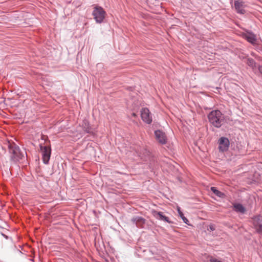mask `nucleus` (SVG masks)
<instances>
[{"instance_id": "nucleus-23", "label": "nucleus", "mask_w": 262, "mask_h": 262, "mask_svg": "<svg viewBox=\"0 0 262 262\" xmlns=\"http://www.w3.org/2000/svg\"><path fill=\"white\" fill-rule=\"evenodd\" d=\"M1 235H2L4 238H5L6 239H9V238H10V237H9L8 235H6V234H4L3 232H1ZM10 239H11V241H12V238H10Z\"/></svg>"}, {"instance_id": "nucleus-17", "label": "nucleus", "mask_w": 262, "mask_h": 262, "mask_svg": "<svg viewBox=\"0 0 262 262\" xmlns=\"http://www.w3.org/2000/svg\"><path fill=\"white\" fill-rule=\"evenodd\" d=\"M233 209L237 212L245 213L246 208L241 203H235L233 205Z\"/></svg>"}, {"instance_id": "nucleus-19", "label": "nucleus", "mask_w": 262, "mask_h": 262, "mask_svg": "<svg viewBox=\"0 0 262 262\" xmlns=\"http://www.w3.org/2000/svg\"><path fill=\"white\" fill-rule=\"evenodd\" d=\"M179 216L183 220V222L188 225H190L189 220L184 216V213L181 211V208L179 206L177 208Z\"/></svg>"}, {"instance_id": "nucleus-2", "label": "nucleus", "mask_w": 262, "mask_h": 262, "mask_svg": "<svg viewBox=\"0 0 262 262\" xmlns=\"http://www.w3.org/2000/svg\"><path fill=\"white\" fill-rule=\"evenodd\" d=\"M209 123L215 128L221 127L225 120L224 115L219 110H214L207 115Z\"/></svg>"}, {"instance_id": "nucleus-22", "label": "nucleus", "mask_w": 262, "mask_h": 262, "mask_svg": "<svg viewBox=\"0 0 262 262\" xmlns=\"http://www.w3.org/2000/svg\"><path fill=\"white\" fill-rule=\"evenodd\" d=\"M255 46H256V49L257 51L262 52V46H260L259 45L258 41L257 44Z\"/></svg>"}, {"instance_id": "nucleus-25", "label": "nucleus", "mask_w": 262, "mask_h": 262, "mask_svg": "<svg viewBox=\"0 0 262 262\" xmlns=\"http://www.w3.org/2000/svg\"><path fill=\"white\" fill-rule=\"evenodd\" d=\"M236 148H237V150H238V151H239V148H238V147H237H237H236Z\"/></svg>"}, {"instance_id": "nucleus-6", "label": "nucleus", "mask_w": 262, "mask_h": 262, "mask_svg": "<svg viewBox=\"0 0 262 262\" xmlns=\"http://www.w3.org/2000/svg\"><path fill=\"white\" fill-rule=\"evenodd\" d=\"M138 252L140 253L139 256L143 257L145 259H158L157 250L155 248L149 249H142L140 248V250Z\"/></svg>"}, {"instance_id": "nucleus-10", "label": "nucleus", "mask_w": 262, "mask_h": 262, "mask_svg": "<svg viewBox=\"0 0 262 262\" xmlns=\"http://www.w3.org/2000/svg\"><path fill=\"white\" fill-rule=\"evenodd\" d=\"M154 134L156 140L161 144L164 145L166 144L167 139L165 133L160 129L156 130Z\"/></svg>"}, {"instance_id": "nucleus-1", "label": "nucleus", "mask_w": 262, "mask_h": 262, "mask_svg": "<svg viewBox=\"0 0 262 262\" xmlns=\"http://www.w3.org/2000/svg\"><path fill=\"white\" fill-rule=\"evenodd\" d=\"M7 145L11 162L16 163L24 158V153L21 151L19 146L14 142L8 141Z\"/></svg>"}, {"instance_id": "nucleus-15", "label": "nucleus", "mask_w": 262, "mask_h": 262, "mask_svg": "<svg viewBox=\"0 0 262 262\" xmlns=\"http://www.w3.org/2000/svg\"><path fill=\"white\" fill-rule=\"evenodd\" d=\"M147 162H148V168L150 171L155 174L156 170L159 169V164L155 157L154 156Z\"/></svg>"}, {"instance_id": "nucleus-16", "label": "nucleus", "mask_w": 262, "mask_h": 262, "mask_svg": "<svg viewBox=\"0 0 262 262\" xmlns=\"http://www.w3.org/2000/svg\"><path fill=\"white\" fill-rule=\"evenodd\" d=\"M139 156L144 161H148L150 158L154 156L150 151L147 148H143L141 149L139 154Z\"/></svg>"}, {"instance_id": "nucleus-8", "label": "nucleus", "mask_w": 262, "mask_h": 262, "mask_svg": "<svg viewBox=\"0 0 262 262\" xmlns=\"http://www.w3.org/2000/svg\"><path fill=\"white\" fill-rule=\"evenodd\" d=\"M252 219L256 232L262 235V215L257 214L253 216Z\"/></svg>"}, {"instance_id": "nucleus-24", "label": "nucleus", "mask_w": 262, "mask_h": 262, "mask_svg": "<svg viewBox=\"0 0 262 262\" xmlns=\"http://www.w3.org/2000/svg\"><path fill=\"white\" fill-rule=\"evenodd\" d=\"M257 69L259 73L262 75V66L259 65L257 67Z\"/></svg>"}, {"instance_id": "nucleus-21", "label": "nucleus", "mask_w": 262, "mask_h": 262, "mask_svg": "<svg viewBox=\"0 0 262 262\" xmlns=\"http://www.w3.org/2000/svg\"><path fill=\"white\" fill-rule=\"evenodd\" d=\"M207 229L208 231H213L215 229V225L213 224H210L208 226Z\"/></svg>"}, {"instance_id": "nucleus-7", "label": "nucleus", "mask_w": 262, "mask_h": 262, "mask_svg": "<svg viewBox=\"0 0 262 262\" xmlns=\"http://www.w3.org/2000/svg\"><path fill=\"white\" fill-rule=\"evenodd\" d=\"M217 144L219 151L224 152L228 150L230 142L228 138L221 137L218 139Z\"/></svg>"}, {"instance_id": "nucleus-12", "label": "nucleus", "mask_w": 262, "mask_h": 262, "mask_svg": "<svg viewBox=\"0 0 262 262\" xmlns=\"http://www.w3.org/2000/svg\"><path fill=\"white\" fill-rule=\"evenodd\" d=\"M81 126L82 127V130L84 132V133L90 134L93 137L95 136V134L93 130V128L91 126L89 121L87 119L85 118L83 120L81 124Z\"/></svg>"}, {"instance_id": "nucleus-13", "label": "nucleus", "mask_w": 262, "mask_h": 262, "mask_svg": "<svg viewBox=\"0 0 262 262\" xmlns=\"http://www.w3.org/2000/svg\"><path fill=\"white\" fill-rule=\"evenodd\" d=\"M152 214L154 217L158 220L163 221L169 224L173 223V222L171 221L168 216H166L163 212L154 210L152 212Z\"/></svg>"}, {"instance_id": "nucleus-18", "label": "nucleus", "mask_w": 262, "mask_h": 262, "mask_svg": "<svg viewBox=\"0 0 262 262\" xmlns=\"http://www.w3.org/2000/svg\"><path fill=\"white\" fill-rule=\"evenodd\" d=\"M210 190L217 197L221 199L225 198L226 194L224 192L220 191L216 187L213 186L211 187Z\"/></svg>"}, {"instance_id": "nucleus-20", "label": "nucleus", "mask_w": 262, "mask_h": 262, "mask_svg": "<svg viewBox=\"0 0 262 262\" xmlns=\"http://www.w3.org/2000/svg\"><path fill=\"white\" fill-rule=\"evenodd\" d=\"M246 58L247 59V61H246V64L253 70L255 69L256 68V61L253 58L250 57H248Z\"/></svg>"}, {"instance_id": "nucleus-11", "label": "nucleus", "mask_w": 262, "mask_h": 262, "mask_svg": "<svg viewBox=\"0 0 262 262\" xmlns=\"http://www.w3.org/2000/svg\"><path fill=\"white\" fill-rule=\"evenodd\" d=\"M244 2L243 0H235L234 1V4L232 5V7L235 9L237 13L244 14L246 13V11L244 9Z\"/></svg>"}, {"instance_id": "nucleus-14", "label": "nucleus", "mask_w": 262, "mask_h": 262, "mask_svg": "<svg viewBox=\"0 0 262 262\" xmlns=\"http://www.w3.org/2000/svg\"><path fill=\"white\" fill-rule=\"evenodd\" d=\"M131 222L136 224V226L140 228H144L146 223V220L142 216H134L131 219Z\"/></svg>"}, {"instance_id": "nucleus-4", "label": "nucleus", "mask_w": 262, "mask_h": 262, "mask_svg": "<svg viewBox=\"0 0 262 262\" xmlns=\"http://www.w3.org/2000/svg\"><path fill=\"white\" fill-rule=\"evenodd\" d=\"M243 31L241 32L240 36L252 46L257 44L258 39L257 35L253 31L249 29L243 28Z\"/></svg>"}, {"instance_id": "nucleus-9", "label": "nucleus", "mask_w": 262, "mask_h": 262, "mask_svg": "<svg viewBox=\"0 0 262 262\" xmlns=\"http://www.w3.org/2000/svg\"><path fill=\"white\" fill-rule=\"evenodd\" d=\"M140 115L143 122L147 124L151 123L152 121L151 114L148 108H142L140 111Z\"/></svg>"}, {"instance_id": "nucleus-5", "label": "nucleus", "mask_w": 262, "mask_h": 262, "mask_svg": "<svg viewBox=\"0 0 262 262\" xmlns=\"http://www.w3.org/2000/svg\"><path fill=\"white\" fill-rule=\"evenodd\" d=\"M106 13L104 9L101 6L96 5L94 7L92 15L96 23L101 24L105 17Z\"/></svg>"}, {"instance_id": "nucleus-3", "label": "nucleus", "mask_w": 262, "mask_h": 262, "mask_svg": "<svg viewBox=\"0 0 262 262\" xmlns=\"http://www.w3.org/2000/svg\"><path fill=\"white\" fill-rule=\"evenodd\" d=\"M40 151L41 154L43 163L45 164H48L51 155V147L50 141L48 143H40L39 145Z\"/></svg>"}]
</instances>
